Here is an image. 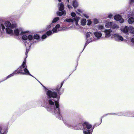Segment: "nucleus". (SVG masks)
I'll use <instances>...</instances> for the list:
<instances>
[{
    "label": "nucleus",
    "instance_id": "2f4dec72",
    "mask_svg": "<svg viewBox=\"0 0 134 134\" xmlns=\"http://www.w3.org/2000/svg\"><path fill=\"white\" fill-rule=\"evenodd\" d=\"M35 39L38 40L40 38V36L37 34L35 35L33 37Z\"/></svg>",
    "mask_w": 134,
    "mask_h": 134
},
{
    "label": "nucleus",
    "instance_id": "c756f323",
    "mask_svg": "<svg viewBox=\"0 0 134 134\" xmlns=\"http://www.w3.org/2000/svg\"><path fill=\"white\" fill-rule=\"evenodd\" d=\"M54 26L52 22L49 25H48L47 26V29L48 30L51 27H52Z\"/></svg>",
    "mask_w": 134,
    "mask_h": 134
},
{
    "label": "nucleus",
    "instance_id": "4468645a",
    "mask_svg": "<svg viewBox=\"0 0 134 134\" xmlns=\"http://www.w3.org/2000/svg\"><path fill=\"white\" fill-rule=\"evenodd\" d=\"M26 33V32H23L21 31L20 33V34L21 35H23L22 37V38L23 40H27L28 38V36L25 35V34Z\"/></svg>",
    "mask_w": 134,
    "mask_h": 134
},
{
    "label": "nucleus",
    "instance_id": "f8f14e48",
    "mask_svg": "<svg viewBox=\"0 0 134 134\" xmlns=\"http://www.w3.org/2000/svg\"><path fill=\"white\" fill-rule=\"evenodd\" d=\"M94 35L97 39H99L102 35V33L98 31L95 32L94 33Z\"/></svg>",
    "mask_w": 134,
    "mask_h": 134
},
{
    "label": "nucleus",
    "instance_id": "5701e85b",
    "mask_svg": "<svg viewBox=\"0 0 134 134\" xmlns=\"http://www.w3.org/2000/svg\"><path fill=\"white\" fill-rule=\"evenodd\" d=\"M129 23V24H132L134 22V18L132 17H131L128 20Z\"/></svg>",
    "mask_w": 134,
    "mask_h": 134
},
{
    "label": "nucleus",
    "instance_id": "20e7f679",
    "mask_svg": "<svg viewBox=\"0 0 134 134\" xmlns=\"http://www.w3.org/2000/svg\"><path fill=\"white\" fill-rule=\"evenodd\" d=\"M4 25L6 26L5 30L7 33L10 34L11 35L13 34V29L16 26L15 24H11V23L8 21L5 22L4 23Z\"/></svg>",
    "mask_w": 134,
    "mask_h": 134
},
{
    "label": "nucleus",
    "instance_id": "ea45409f",
    "mask_svg": "<svg viewBox=\"0 0 134 134\" xmlns=\"http://www.w3.org/2000/svg\"><path fill=\"white\" fill-rule=\"evenodd\" d=\"M83 16L87 19L89 18V16L86 14H83Z\"/></svg>",
    "mask_w": 134,
    "mask_h": 134
},
{
    "label": "nucleus",
    "instance_id": "412c9836",
    "mask_svg": "<svg viewBox=\"0 0 134 134\" xmlns=\"http://www.w3.org/2000/svg\"><path fill=\"white\" fill-rule=\"evenodd\" d=\"M113 23L112 22H108L106 23L105 26L107 27H111Z\"/></svg>",
    "mask_w": 134,
    "mask_h": 134
},
{
    "label": "nucleus",
    "instance_id": "39448f33",
    "mask_svg": "<svg viewBox=\"0 0 134 134\" xmlns=\"http://www.w3.org/2000/svg\"><path fill=\"white\" fill-rule=\"evenodd\" d=\"M92 127V125L88 122H84L83 125L84 130H83V134H92L93 128H91L90 130H89Z\"/></svg>",
    "mask_w": 134,
    "mask_h": 134
},
{
    "label": "nucleus",
    "instance_id": "393cba45",
    "mask_svg": "<svg viewBox=\"0 0 134 134\" xmlns=\"http://www.w3.org/2000/svg\"><path fill=\"white\" fill-rule=\"evenodd\" d=\"M132 34H134V28L132 27H129V31Z\"/></svg>",
    "mask_w": 134,
    "mask_h": 134
},
{
    "label": "nucleus",
    "instance_id": "1a4fd4ad",
    "mask_svg": "<svg viewBox=\"0 0 134 134\" xmlns=\"http://www.w3.org/2000/svg\"><path fill=\"white\" fill-rule=\"evenodd\" d=\"M114 19L116 20L119 21L121 23H123L124 21L123 19L122 18L121 16L119 15H116L115 16Z\"/></svg>",
    "mask_w": 134,
    "mask_h": 134
},
{
    "label": "nucleus",
    "instance_id": "6e6552de",
    "mask_svg": "<svg viewBox=\"0 0 134 134\" xmlns=\"http://www.w3.org/2000/svg\"><path fill=\"white\" fill-rule=\"evenodd\" d=\"M113 36L116 41H122L124 40L123 37L118 33L114 34L113 35Z\"/></svg>",
    "mask_w": 134,
    "mask_h": 134
},
{
    "label": "nucleus",
    "instance_id": "58836bf2",
    "mask_svg": "<svg viewBox=\"0 0 134 134\" xmlns=\"http://www.w3.org/2000/svg\"><path fill=\"white\" fill-rule=\"evenodd\" d=\"M67 6L68 8L70 10L72 9L73 8L72 7L71 5H68Z\"/></svg>",
    "mask_w": 134,
    "mask_h": 134
},
{
    "label": "nucleus",
    "instance_id": "dca6fc26",
    "mask_svg": "<svg viewBox=\"0 0 134 134\" xmlns=\"http://www.w3.org/2000/svg\"><path fill=\"white\" fill-rule=\"evenodd\" d=\"M66 12L65 11H63L61 12H57V14L59 16L62 15L65 16L66 15Z\"/></svg>",
    "mask_w": 134,
    "mask_h": 134
},
{
    "label": "nucleus",
    "instance_id": "a18cd8bd",
    "mask_svg": "<svg viewBox=\"0 0 134 134\" xmlns=\"http://www.w3.org/2000/svg\"><path fill=\"white\" fill-rule=\"evenodd\" d=\"M134 2V0H131L130 2V3H131L132 2Z\"/></svg>",
    "mask_w": 134,
    "mask_h": 134
},
{
    "label": "nucleus",
    "instance_id": "4be33fe9",
    "mask_svg": "<svg viewBox=\"0 0 134 134\" xmlns=\"http://www.w3.org/2000/svg\"><path fill=\"white\" fill-rule=\"evenodd\" d=\"M20 30L19 29H16L14 31V32L15 34L17 36H18L19 35Z\"/></svg>",
    "mask_w": 134,
    "mask_h": 134
},
{
    "label": "nucleus",
    "instance_id": "f3484780",
    "mask_svg": "<svg viewBox=\"0 0 134 134\" xmlns=\"http://www.w3.org/2000/svg\"><path fill=\"white\" fill-rule=\"evenodd\" d=\"M16 71H17V70H16L15 71H14V72H13L12 74H10L8 76L6 77V78L5 79H4L3 80L0 81V83L2 81H4L6 79L9 78L11 77L12 76H13L14 74H17Z\"/></svg>",
    "mask_w": 134,
    "mask_h": 134
},
{
    "label": "nucleus",
    "instance_id": "c9c22d12",
    "mask_svg": "<svg viewBox=\"0 0 134 134\" xmlns=\"http://www.w3.org/2000/svg\"><path fill=\"white\" fill-rule=\"evenodd\" d=\"M47 37V35L46 34H44L43 35L42 37V38L43 39H45Z\"/></svg>",
    "mask_w": 134,
    "mask_h": 134
},
{
    "label": "nucleus",
    "instance_id": "a19ab883",
    "mask_svg": "<svg viewBox=\"0 0 134 134\" xmlns=\"http://www.w3.org/2000/svg\"><path fill=\"white\" fill-rule=\"evenodd\" d=\"M113 15L111 14H109L108 17L109 18H111L113 17Z\"/></svg>",
    "mask_w": 134,
    "mask_h": 134
},
{
    "label": "nucleus",
    "instance_id": "c85d7f7f",
    "mask_svg": "<svg viewBox=\"0 0 134 134\" xmlns=\"http://www.w3.org/2000/svg\"><path fill=\"white\" fill-rule=\"evenodd\" d=\"M59 17H56L54 18L52 20V23L53 24L56 23L57 21L59 20Z\"/></svg>",
    "mask_w": 134,
    "mask_h": 134
},
{
    "label": "nucleus",
    "instance_id": "2eb2a0df",
    "mask_svg": "<svg viewBox=\"0 0 134 134\" xmlns=\"http://www.w3.org/2000/svg\"><path fill=\"white\" fill-rule=\"evenodd\" d=\"M5 29V27L3 23L0 21V29L1 33L4 32Z\"/></svg>",
    "mask_w": 134,
    "mask_h": 134
},
{
    "label": "nucleus",
    "instance_id": "c03bdc74",
    "mask_svg": "<svg viewBox=\"0 0 134 134\" xmlns=\"http://www.w3.org/2000/svg\"><path fill=\"white\" fill-rule=\"evenodd\" d=\"M30 75V76H32V77H34V76H33L30 73H29H29H27V75Z\"/></svg>",
    "mask_w": 134,
    "mask_h": 134
},
{
    "label": "nucleus",
    "instance_id": "6ab92c4d",
    "mask_svg": "<svg viewBox=\"0 0 134 134\" xmlns=\"http://www.w3.org/2000/svg\"><path fill=\"white\" fill-rule=\"evenodd\" d=\"M79 5V4L77 1L74 0L72 1V5L75 8L77 7Z\"/></svg>",
    "mask_w": 134,
    "mask_h": 134
},
{
    "label": "nucleus",
    "instance_id": "f704fd0d",
    "mask_svg": "<svg viewBox=\"0 0 134 134\" xmlns=\"http://www.w3.org/2000/svg\"><path fill=\"white\" fill-rule=\"evenodd\" d=\"M71 15L72 16V17L75 18L76 17H77L76 16V14L74 12H71Z\"/></svg>",
    "mask_w": 134,
    "mask_h": 134
},
{
    "label": "nucleus",
    "instance_id": "7c9ffc66",
    "mask_svg": "<svg viewBox=\"0 0 134 134\" xmlns=\"http://www.w3.org/2000/svg\"><path fill=\"white\" fill-rule=\"evenodd\" d=\"M98 29L99 30H102L104 29V27L102 25H98L97 27Z\"/></svg>",
    "mask_w": 134,
    "mask_h": 134
},
{
    "label": "nucleus",
    "instance_id": "79ce46f5",
    "mask_svg": "<svg viewBox=\"0 0 134 134\" xmlns=\"http://www.w3.org/2000/svg\"><path fill=\"white\" fill-rule=\"evenodd\" d=\"M77 10L78 11V12L80 13H82V10L80 9H77Z\"/></svg>",
    "mask_w": 134,
    "mask_h": 134
},
{
    "label": "nucleus",
    "instance_id": "aec40b11",
    "mask_svg": "<svg viewBox=\"0 0 134 134\" xmlns=\"http://www.w3.org/2000/svg\"><path fill=\"white\" fill-rule=\"evenodd\" d=\"M64 21H66L69 23H72L74 21V20L72 19L68 18L64 20Z\"/></svg>",
    "mask_w": 134,
    "mask_h": 134
},
{
    "label": "nucleus",
    "instance_id": "bb28decb",
    "mask_svg": "<svg viewBox=\"0 0 134 134\" xmlns=\"http://www.w3.org/2000/svg\"><path fill=\"white\" fill-rule=\"evenodd\" d=\"M64 5L63 3H60V4L59 7V10L62 11L64 9Z\"/></svg>",
    "mask_w": 134,
    "mask_h": 134
},
{
    "label": "nucleus",
    "instance_id": "a211bd4d",
    "mask_svg": "<svg viewBox=\"0 0 134 134\" xmlns=\"http://www.w3.org/2000/svg\"><path fill=\"white\" fill-rule=\"evenodd\" d=\"M7 130V127L4 129V128H2L0 126V132L1 134H5V132Z\"/></svg>",
    "mask_w": 134,
    "mask_h": 134
},
{
    "label": "nucleus",
    "instance_id": "9b49d317",
    "mask_svg": "<svg viewBox=\"0 0 134 134\" xmlns=\"http://www.w3.org/2000/svg\"><path fill=\"white\" fill-rule=\"evenodd\" d=\"M112 32V30L111 29H110L109 30H105L104 31V32L105 34V37L108 38L110 37L111 35L110 33Z\"/></svg>",
    "mask_w": 134,
    "mask_h": 134
},
{
    "label": "nucleus",
    "instance_id": "37998d69",
    "mask_svg": "<svg viewBox=\"0 0 134 134\" xmlns=\"http://www.w3.org/2000/svg\"><path fill=\"white\" fill-rule=\"evenodd\" d=\"M131 41L133 42L134 43V38H132L131 39Z\"/></svg>",
    "mask_w": 134,
    "mask_h": 134
},
{
    "label": "nucleus",
    "instance_id": "4c0bfd02",
    "mask_svg": "<svg viewBox=\"0 0 134 134\" xmlns=\"http://www.w3.org/2000/svg\"><path fill=\"white\" fill-rule=\"evenodd\" d=\"M98 22V21L97 19H94L93 20V22L95 24H97Z\"/></svg>",
    "mask_w": 134,
    "mask_h": 134
},
{
    "label": "nucleus",
    "instance_id": "473e14b6",
    "mask_svg": "<svg viewBox=\"0 0 134 134\" xmlns=\"http://www.w3.org/2000/svg\"><path fill=\"white\" fill-rule=\"evenodd\" d=\"M33 38V36L31 35H29L28 36V38L29 39V40L30 41H31V40H32Z\"/></svg>",
    "mask_w": 134,
    "mask_h": 134
},
{
    "label": "nucleus",
    "instance_id": "864d4df0",
    "mask_svg": "<svg viewBox=\"0 0 134 134\" xmlns=\"http://www.w3.org/2000/svg\"><path fill=\"white\" fill-rule=\"evenodd\" d=\"M102 119H101V122H102Z\"/></svg>",
    "mask_w": 134,
    "mask_h": 134
},
{
    "label": "nucleus",
    "instance_id": "e433bc0d",
    "mask_svg": "<svg viewBox=\"0 0 134 134\" xmlns=\"http://www.w3.org/2000/svg\"><path fill=\"white\" fill-rule=\"evenodd\" d=\"M88 21V23H87V25H90L92 23L91 21L90 20H87Z\"/></svg>",
    "mask_w": 134,
    "mask_h": 134
},
{
    "label": "nucleus",
    "instance_id": "3c124183",
    "mask_svg": "<svg viewBox=\"0 0 134 134\" xmlns=\"http://www.w3.org/2000/svg\"><path fill=\"white\" fill-rule=\"evenodd\" d=\"M59 118H60V119H61V117H60Z\"/></svg>",
    "mask_w": 134,
    "mask_h": 134
},
{
    "label": "nucleus",
    "instance_id": "ddd939ff",
    "mask_svg": "<svg viewBox=\"0 0 134 134\" xmlns=\"http://www.w3.org/2000/svg\"><path fill=\"white\" fill-rule=\"evenodd\" d=\"M120 30L124 33L127 34L129 31V27L126 26L124 28H121Z\"/></svg>",
    "mask_w": 134,
    "mask_h": 134
},
{
    "label": "nucleus",
    "instance_id": "09e8293b",
    "mask_svg": "<svg viewBox=\"0 0 134 134\" xmlns=\"http://www.w3.org/2000/svg\"><path fill=\"white\" fill-rule=\"evenodd\" d=\"M59 2H60L61 0H58Z\"/></svg>",
    "mask_w": 134,
    "mask_h": 134
},
{
    "label": "nucleus",
    "instance_id": "9d476101",
    "mask_svg": "<svg viewBox=\"0 0 134 134\" xmlns=\"http://www.w3.org/2000/svg\"><path fill=\"white\" fill-rule=\"evenodd\" d=\"M30 42V41L28 40L27 42H24L25 43V44L26 47V56L27 54L29 52V49L30 47V46H31V43H29L28 45H27L28 42Z\"/></svg>",
    "mask_w": 134,
    "mask_h": 134
},
{
    "label": "nucleus",
    "instance_id": "72a5a7b5",
    "mask_svg": "<svg viewBox=\"0 0 134 134\" xmlns=\"http://www.w3.org/2000/svg\"><path fill=\"white\" fill-rule=\"evenodd\" d=\"M63 84V82H62L61 83L60 86H58V87L56 89V90L57 91V92H58V91H59V89L62 86Z\"/></svg>",
    "mask_w": 134,
    "mask_h": 134
},
{
    "label": "nucleus",
    "instance_id": "423d86ee",
    "mask_svg": "<svg viewBox=\"0 0 134 134\" xmlns=\"http://www.w3.org/2000/svg\"><path fill=\"white\" fill-rule=\"evenodd\" d=\"M95 40L93 34L90 32H88L86 34V41L85 45H87L90 42Z\"/></svg>",
    "mask_w": 134,
    "mask_h": 134
},
{
    "label": "nucleus",
    "instance_id": "a878e982",
    "mask_svg": "<svg viewBox=\"0 0 134 134\" xmlns=\"http://www.w3.org/2000/svg\"><path fill=\"white\" fill-rule=\"evenodd\" d=\"M119 27V25L116 24H113L111 26V28L112 29H117Z\"/></svg>",
    "mask_w": 134,
    "mask_h": 134
},
{
    "label": "nucleus",
    "instance_id": "603ef678",
    "mask_svg": "<svg viewBox=\"0 0 134 134\" xmlns=\"http://www.w3.org/2000/svg\"><path fill=\"white\" fill-rule=\"evenodd\" d=\"M85 46H86L85 45ZM85 47H84V48H85Z\"/></svg>",
    "mask_w": 134,
    "mask_h": 134
},
{
    "label": "nucleus",
    "instance_id": "49530a36",
    "mask_svg": "<svg viewBox=\"0 0 134 134\" xmlns=\"http://www.w3.org/2000/svg\"><path fill=\"white\" fill-rule=\"evenodd\" d=\"M110 114H106V115H104V116H103L102 117V118H103V117L105 116H106V115H108Z\"/></svg>",
    "mask_w": 134,
    "mask_h": 134
},
{
    "label": "nucleus",
    "instance_id": "7ed1b4c3",
    "mask_svg": "<svg viewBox=\"0 0 134 134\" xmlns=\"http://www.w3.org/2000/svg\"><path fill=\"white\" fill-rule=\"evenodd\" d=\"M71 27H70L67 28L66 27H65L62 28L60 27L59 24H57L54 28L52 29V31L53 32L49 30L46 32V34L48 36H50L54 33H57L59 31L65 30L66 29L69 28Z\"/></svg>",
    "mask_w": 134,
    "mask_h": 134
},
{
    "label": "nucleus",
    "instance_id": "b1692460",
    "mask_svg": "<svg viewBox=\"0 0 134 134\" xmlns=\"http://www.w3.org/2000/svg\"><path fill=\"white\" fill-rule=\"evenodd\" d=\"M80 18L79 17H76L74 18V19L75 21V24L76 26L78 25V22L79 21Z\"/></svg>",
    "mask_w": 134,
    "mask_h": 134
},
{
    "label": "nucleus",
    "instance_id": "de8ad7c7",
    "mask_svg": "<svg viewBox=\"0 0 134 134\" xmlns=\"http://www.w3.org/2000/svg\"><path fill=\"white\" fill-rule=\"evenodd\" d=\"M37 80L38 81V82H39L42 86H43V87H44L41 83L38 80Z\"/></svg>",
    "mask_w": 134,
    "mask_h": 134
},
{
    "label": "nucleus",
    "instance_id": "f03ea898",
    "mask_svg": "<svg viewBox=\"0 0 134 134\" xmlns=\"http://www.w3.org/2000/svg\"><path fill=\"white\" fill-rule=\"evenodd\" d=\"M26 60L25 59L24 60L21 65L20 66L17 70V73H21L23 75H27L29 73V71L26 68Z\"/></svg>",
    "mask_w": 134,
    "mask_h": 134
},
{
    "label": "nucleus",
    "instance_id": "f257e3e1",
    "mask_svg": "<svg viewBox=\"0 0 134 134\" xmlns=\"http://www.w3.org/2000/svg\"><path fill=\"white\" fill-rule=\"evenodd\" d=\"M48 106H46L48 111L53 112L60 116L59 103L60 97L57 96L56 92L53 90H48L46 93Z\"/></svg>",
    "mask_w": 134,
    "mask_h": 134
},
{
    "label": "nucleus",
    "instance_id": "8fccbe9b",
    "mask_svg": "<svg viewBox=\"0 0 134 134\" xmlns=\"http://www.w3.org/2000/svg\"><path fill=\"white\" fill-rule=\"evenodd\" d=\"M67 1L68 2H69V0H67Z\"/></svg>",
    "mask_w": 134,
    "mask_h": 134
},
{
    "label": "nucleus",
    "instance_id": "cd10ccee",
    "mask_svg": "<svg viewBox=\"0 0 134 134\" xmlns=\"http://www.w3.org/2000/svg\"><path fill=\"white\" fill-rule=\"evenodd\" d=\"M86 23V19H82L81 23L82 25L83 26L85 25Z\"/></svg>",
    "mask_w": 134,
    "mask_h": 134
},
{
    "label": "nucleus",
    "instance_id": "0eeeda50",
    "mask_svg": "<svg viewBox=\"0 0 134 134\" xmlns=\"http://www.w3.org/2000/svg\"><path fill=\"white\" fill-rule=\"evenodd\" d=\"M65 124H66L70 128L74 129L75 130H78L79 129H82L84 125V123L82 124L80 123L78 125L76 126H75L71 125H70L68 124L65 122H64Z\"/></svg>",
    "mask_w": 134,
    "mask_h": 134
}]
</instances>
